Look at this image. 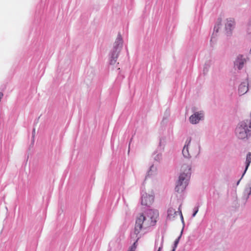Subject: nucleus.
Segmentation results:
<instances>
[{
	"instance_id": "nucleus-1",
	"label": "nucleus",
	"mask_w": 251,
	"mask_h": 251,
	"mask_svg": "<svg viewBox=\"0 0 251 251\" xmlns=\"http://www.w3.org/2000/svg\"><path fill=\"white\" fill-rule=\"evenodd\" d=\"M158 217L159 212L155 209H149L145 214H139L136 219L134 233L137 235L143 228L155 225Z\"/></svg>"
},
{
	"instance_id": "nucleus-2",
	"label": "nucleus",
	"mask_w": 251,
	"mask_h": 251,
	"mask_svg": "<svg viewBox=\"0 0 251 251\" xmlns=\"http://www.w3.org/2000/svg\"><path fill=\"white\" fill-rule=\"evenodd\" d=\"M191 167L189 165H184L181 167V171L182 172L179 176L176 185L175 187V190L178 193H181L184 191L187 185L188 181L190 177Z\"/></svg>"
},
{
	"instance_id": "nucleus-3",
	"label": "nucleus",
	"mask_w": 251,
	"mask_h": 251,
	"mask_svg": "<svg viewBox=\"0 0 251 251\" xmlns=\"http://www.w3.org/2000/svg\"><path fill=\"white\" fill-rule=\"evenodd\" d=\"M237 137L240 139L247 138L251 135V122L245 120L241 122L235 129Z\"/></svg>"
},
{
	"instance_id": "nucleus-4",
	"label": "nucleus",
	"mask_w": 251,
	"mask_h": 251,
	"mask_svg": "<svg viewBox=\"0 0 251 251\" xmlns=\"http://www.w3.org/2000/svg\"><path fill=\"white\" fill-rule=\"evenodd\" d=\"M123 46V40L122 36L119 34L114 44L113 49L111 54V59L110 63L111 64H114L118 57L119 53L120 52Z\"/></svg>"
},
{
	"instance_id": "nucleus-5",
	"label": "nucleus",
	"mask_w": 251,
	"mask_h": 251,
	"mask_svg": "<svg viewBox=\"0 0 251 251\" xmlns=\"http://www.w3.org/2000/svg\"><path fill=\"white\" fill-rule=\"evenodd\" d=\"M199 150V145L197 144L195 147H193L191 144V140L190 139L186 141V144L182 150V154L185 157L189 158L197 153Z\"/></svg>"
},
{
	"instance_id": "nucleus-6",
	"label": "nucleus",
	"mask_w": 251,
	"mask_h": 251,
	"mask_svg": "<svg viewBox=\"0 0 251 251\" xmlns=\"http://www.w3.org/2000/svg\"><path fill=\"white\" fill-rule=\"evenodd\" d=\"M154 195L145 193L141 197V204L142 205L150 206L154 201Z\"/></svg>"
},
{
	"instance_id": "nucleus-7",
	"label": "nucleus",
	"mask_w": 251,
	"mask_h": 251,
	"mask_svg": "<svg viewBox=\"0 0 251 251\" xmlns=\"http://www.w3.org/2000/svg\"><path fill=\"white\" fill-rule=\"evenodd\" d=\"M203 114L201 111L200 112H196L192 115L190 118L189 120L191 124H196L203 118Z\"/></svg>"
},
{
	"instance_id": "nucleus-8",
	"label": "nucleus",
	"mask_w": 251,
	"mask_h": 251,
	"mask_svg": "<svg viewBox=\"0 0 251 251\" xmlns=\"http://www.w3.org/2000/svg\"><path fill=\"white\" fill-rule=\"evenodd\" d=\"M235 25L234 20L233 18H228L226 20L225 23V28L226 30H231Z\"/></svg>"
},
{
	"instance_id": "nucleus-9",
	"label": "nucleus",
	"mask_w": 251,
	"mask_h": 251,
	"mask_svg": "<svg viewBox=\"0 0 251 251\" xmlns=\"http://www.w3.org/2000/svg\"><path fill=\"white\" fill-rule=\"evenodd\" d=\"M246 62V60L245 58H243L242 55H239L238 56L235 62V65L238 66V68L239 69H241L242 68L244 64Z\"/></svg>"
},
{
	"instance_id": "nucleus-10",
	"label": "nucleus",
	"mask_w": 251,
	"mask_h": 251,
	"mask_svg": "<svg viewBox=\"0 0 251 251\" xmlns=\"http://www.w3.org/2000/svg\"><path fill=\"white\" fill-rule=\"evenodd\" d=\"M248 91V84L246 82L242 83L239 87V94L240 95H243L246 93Z\"/></svg>"
},
{
	"instance_id": "nucleus-11",
	"label": "nucleus",
	"mask_w": 251,
	"mask_h": 251,
	"mask_svg": "<svg viewBox=\"0 0 251 251\" xmlns=\"http://www.w3.org/2000/svg\"><path fill=\"white\" fill-rule=\"evenodd\" d=\"M251 162V152H249L247 155L246 160V169H245V172H244L243 176L244 175V174L247 170L249 166H250Z\"/></svg>"
},
{
	"instance_id": "nucleus-12",
	"label": "nucleus",
	"mask_w": 251,
	"mask_h": 251,
	"mask_svg": "<svg viewBox=\"0 0 251 251\" xmlns=\"http://www.w3.org/2000/svg\"><path fill=\"white\" fill-rule=\"evenodd\" d=\"M176 212L172 208H169L168 210V217L169 218L174 217V215L176 214Z\"/></svg>"
},
{
	"instance_id": "nucleus-13",
	"label": "nucleus",
	"mask_w": 251,
	"mask_h": 251,
	"mask_svg": "<svg viewBox=\"0 0 251 251\" xmlns=\"http://www.w3.org/2000/svg\"><path fill=\"white\" fill-rule=\"evenodd\" d=\"M140 239V237H138L136 241L133 243V244L129 248L128 251H135L137 247V242Z\"/></svg>"
},
{
	"instance_id": "nucleus-14",
	"label": "nucleus",
	"mask_w": 251,
	"mask_h": 251,
	"mask_svg": "<svg viewBox=\"0 0 251 251\" xmlns=\"http://www.w3.org/2000/svg\"><path fill=\"white\" fill-rule=\"evenodd\" d=\"M222 24V20L221 19H219L218 20L217 24L216 26H215L214 30L216 32H218L219 29L220 28V25H221Z\"/></svg>"
},
{
	"instance_id": "nucleus-15",
	"label": "nucleus",
	"mask_w": 251,
	"mask_h": 251,
	"mask_svg": "<svg viewBox=\"0 0 251 251\" xmlns=\"http://www.w3.org/2000/svg\"><path fill=\"white\" fill-rule=\"evenodd\" d=\"M245 193L248 194V196L251 194V184L249 185V187L245 190Z\"/></svg>"
},
{
	"instance_id": "nucleus-16",
	"label": "nucleus",
	"mask_w": 251,
	"mask_h": 251,
	"mask_svg": "<svg viewBox=\"0 0 251 251\" xmlns=\"http://www.w3.org/2000/svg\"><path fill=\"white\" fill-rule=\"evenodd\" d=\"M179 238H178L176 240V241H175V247L176 248L177 245V244L178 243V242H179Z\"/></svg>"
},
{
	"instance_id": "nucleus-17",
	"label": "nucleus",
	"mask_w": 251,
	"mask_h": 251,
	"mask_svg": "<svg viewBox=\"0 0 251 251\" xmlns=\"http://www.w3.org/2000/svg\"><path fill=\"white\" fill-rule=\"evenodd\" d=\"M198 211V208H197V209L195 210V211L194 212V213H193V217H195V215H196V214L197 213Z\"/></svg>"
},
{
	"instance_id": "nucleus-18",
	"label": "nucleus",
	"mask_w": 251,
	"mask_h": 251,
	"mask_svg": "<svg viewBox=\"0 0 251 251\" xmlns=\"http://www.w3.org/2000/svg\"><path fill=\"white\" fill-rule=\"evenodd\" d=\"M161 250V247H159L157 251H160Z\"/></svg>"
}]
</instances>
